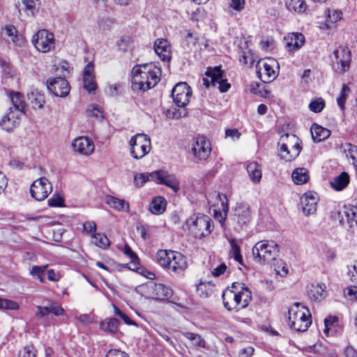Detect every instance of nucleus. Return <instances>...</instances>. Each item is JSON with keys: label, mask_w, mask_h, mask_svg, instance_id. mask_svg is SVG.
I'll list each match as a JSON object with an SVG mask.
<instances>
[{"label": "nucleus", "mask_w": 357, "mask_h": 357, "mask_svg": "<svg viewBox=\"0 0 357 357\" xmlns=\"http://www.w3.org/2000/svg\"><path fill=\"white\" fill-rule=\"evenodd\" d=\"M8 97L13 105V109L20 111L24 114L26 105L23 95L20 92L10 91Z\"/></svg>", "instance_id": "nucleus-29"}, {"label": "nucleus", "mask_w": 357, "mask_h": 357, "mask_svg": "<svg viewBox=\"0 0 357 357\" xmlns=\"http://www.w3.org/2000/svg\"><path fill=\"white\" fill-rule=\"evenodd\" d=\"M105 202L107 205L116 211H124L126 212L129 211L130 204L124 199H119L114 196L108 195L106 196Z\"/></svg>", "instance_id": "nucleus-24"}, {"label": "nucleus", "mask_w": 357, "mask_h": 357, "mask_svg": "<svg viewBox=\"0 0 357 357\" xmlns=\"http://www.w3.org/2000/svg\"><path fill=\"white\" fill-rule=\"evenodd\" d=\"M47 86L50 92L58 97H66L70 92V85L63 77H50L47 80Z\"/></svg>", "instance_id": "nucleus-14"}, {"label": "nucleus", "mask_w": 357, "mask_h": 357, "mask_svg": "<svg viewBox=\"0 0 357 357\" xmlns=\"http://www.w3.org/2000/svg\"><path fill=\"white\" fill-rule=\"evenodd\" d=\"M69 66L68 62L66 61H61L59 63L58 67L56 68V71H59L61 77H64L67 74L69 73Z\"/></svg>", "instance_id": "nucleus-59"}, {"label": "nucleus", "mask_w": 357, "mask_h": 357, "mask_svg": "<svg viewBox=\"0 0 357 357\" xmlns=\"http://www.w3.org/2000/svg\"><path fill=\"white\" fill-rule=\"evenodd\" d=\"M245 0H231L229 4V9L231 14L235 13H239L243 10L245 7Z\"/></svg>", "instance_id": "nucleus-52"}, {"label": "nucleus", "mask_w": 357, "mask_h": 357, "mask_svg": "<svg viewBox=\"0 0 357 357\" xmlns=\"http://www.w3.org/2000/svg\"><path fill=\"white\" fill-rule=\"evenodd\" d=\"M20 308L19 304L12 300L0 298V310H17Z\"/></svg>", "instance_id": "nucleus-44"}, {"label": "nucleus", "mask_w": 357, "mask_h": 357, "mask_svg": "<svg viewBox=\"0 0 357 357\" xmlns=\"http://www.w3.org/2000/svg\"><path fill=\"white\" fill-rule=\"evenodd\" d=\"M83 231L91 237L96 233V224L93 221H86L83 224Z\"/></svg>", "instance_id": "nucleus-53"}, {"label": "nucleus", "mask_w": 357, "mask_h": 357, "mask_svg": "<svg viewBox=\"0 0 357 357\" xmlns=\"http://www.w3.org/2000/svg\"><path fill=\"white\" fill-rule=\"evenodd\" d=\"M82 80L84 88L90 93H94L97 88L94 75V64L89 62L83 70Z\"/></svg>", "instance_id": "nucleus-20"}, {"label": "nucleus", "mask_w": 357, "mask_h": 357, "mask_svg": "<svg viewBox=\"0 0 357 357\" xmlns=\"http://www.w3.org/2000/svg\"><path fill=\"white\" fill-rule=\"evenodd\" d=\"M52 191L51 183L45 177L34 181L30 187V193L37 201L45 199Z\"/></svg>", "instance_id": "nucleus-11"}, {"label": "nucleus", "mask_w": 357, "mask_h": 357, "mask_svg": "<svg viewBox=\"0 0 357 357\" xmlns=\"http://www.w3.org/2000/svg\"><path fill=\"white\" fill-rule=\"evenodd\" d=\"M71 146L75 153L84 156L91 155L95 149L93 141L86 136H79L74 139Z\"/></svg>", "instance_id": "nucleus-17"}, {"label": "nucleus", "mask_w": 357, "mask_h": 357, "mask_svg": "<svg viewBox=\"0 0 357 357\" xmlns=\"http://www.w3.org/2000/svg\"><path fill=\"white\" fill-rule=\"evenodd\" d=\"M348 274L351 280L357 283V260L354 262Z\"/></svg>", "instance_id": "nucleus-64"}, {"label": "nucleus", "mask_w": 357, "mask_h": 357, "mask_svg": "<svg viewBox=\"0 0 357 357\" xmlns=\"http://www.w3.org/2000/svg\"><path fill=\"white\" fill-rule=\"evenodd\" d=\"M185 227L189 233L197 238L208 236L213 228L211 218L201 214H194L189 217L185 222Z\"/></svg>", "instance_id": "nucleus-5"}, {"label": "nucleus", "mask_w": 357, "mask_h": 357, "mask_svg": "<svg viewBox=\"0 0 357 357\" xmlns=\"http://www.w3.org/2000/svg\"><path fill=\"white\" fill-rule=\"evenodd\" d=\"M252 251L257 262L268 263L275 259L278 245L273 241H259L255 243Z\"/></svg>", "instance_id": "nucleus-7"}, {"label": "nucleus", "mask_w": 357, "mask_h": 357, "mask_svg": "<svg viewBox=\"0 0 357 357\" xmlns=\"http://www.w3.org/2000/svg\"><path fill=\"white\" fill-rule=\"evenodd\" d=\"M31 42L38 51L47 53L54 48L55 39L52 32L41 29L33 36Z\"/></svg>", "instance_id": "nucleus-10"}, {"label": "nucleus", "mask_w": 357, "mask_h": 357, "mask_svg": "<svg viewBox=\"0 0 357 357\" xmlns=\"http://www.w3.org/2000/svg\"><path fill=\"white\" fill-rule=\"evenodd\" d=\"M153 174V172L151 173H142L136 174L134 177V182L137 187H142L148 181H153L151 176Z\"/></svg>", "instance_id": "nucleus-42"}, {"label": "nucleus", "mask_w": 357, "mask_h": 357, "mask_svg": "<svg viewBox=\"0 0 357 357\" xmlns=\"http://www.w3.org/2000/svg\"><path fill=\"white\" fill-rule=\"evenodd\" d=\"M48 265L44 266H33L29 271V274L33 277L38 278L40 275H44L45 271L47 269Z\"/></svg>", "instance_id": "nucleus-57"}, {"label": "nucleus", "mask_w": 357, "mask_h": 357, "mask_svg": "<svg viewBox=\"0 0 357 357\" xmlns=\"http://www.w3.org/2000/svg\"><path fill=\"white\" fill-rule=\"evenodd\" d=\"M22 2L26 10L33 15L36 9V0H22Z\"/></svg>", "instance_id": "nucleus-60"}, {"label": "nucleus", "mask_w": 357, "mask_h": 357, "mask_svg": "<svg viewBox=\"0 0 357 357\" xmlns=\"http://www.w3.org/2000/svg\"><path fill=\"white\" fill-rule=\"evenodd\" d=\"M288 321L289 327L298 332L305 331L312 323L308 309L299 303L289 308Z\"/></svg>", "instance_id": "nucleus-4"}, {"label": "nucleus", "mask_w": 357, "mask_h": 357, "mask_svg": "<svg viewBox=\"0 0 357 357\" xmlns=\"http://www.w3.org/2000/svg\"><path fill=\"white\" fill-rule=\"evenodd\" d=\"M350 177L348 173L343 172L335 176L333 181L330 182V185L335 191H341L348 185Z\"/></svg>", "instance_id": "nucleus-27"}, {"label": "nucleus", "mask_w": 357, "mask_h": 357, "mask_svg": "<svg viewBox=\"0 0 357 357\" xmlns=\"http://www.w3.org/2000/svg\"><path fill=\"white\" fill-rule=\"evenodd\" d=\"M205 75L211 78V85L218 86V89L221 93L227 92L231 87L227 79L223 78V72L220 66L208 68Z\"/></svg>", "instance_id": "nucleus-16"}, {"label": "nucleus", "mask_w": 357, "mask_h": 357, "mask_svg": "<svg viewBox=\"0 0 357 357\" xmlns=\"http://www.w3.org/2000/svg\"><path fill=\"white\" fill-rule=\"evenodd\" d=\"M230 246H231V254L232 255L234 259L238 261V263H242V256L241 255L240 247L236 243L235 239H229V240Z\"/></svg>", "instance_id": "nucleus-45"}, {"label": "nucleus", "mask_w": 357, "mask_h": 357, "mask_svg": "<svg viewBox=\"0 0 357 357\" xmlns=\"http://www.w3.org/2000/svg\"><path fill=\"white\" fill-rule=\"evenodd\" d=\"M116 248L122 252L125 255L128 257L132 262L138 260V257L136 254L132 250L128 244L117 245Z\"/></svg>", "instance_id": "nucleus-48"}, {"label": "nucleus", "mask_w": 357, "mask_h": 357, "mask_svg": "<svg viewBox=\"0 0 357 357\" xmlns=\"http://www.w3.org/2000/svg\"><path fill=\"white\" fill-rule=\"evenodd\" d=\"M166 200L162 197H156L153 198L149 204V210L154 215H160L166 208Z\"/></svg>", "instance_id": "nucleus-31"}, {"label": "nucleus", "mask_w": 357, "mask_h": 357, "mask_svg": "<svg viewBox=\"0 0 357 357\" xmlns=\"http://www.w3.org/2000/svg\"><path fill=\"white\" fill-rule=\"evenodd\" d=\"M119 324V321L118 319L110 318L101 321L100 326L103 331L114 334L118 331Z\"/></svg>", "instance_id": "nucleus-36"}, {"label": "nucleus", "mask_w": 357, "mask_h": 357, "mask_svg": "<svg viewBox=\"0 0 357 357\" xmlns=\"http://www.w3.org/2000/svg\"><path fill=\"white\" fill-rule=\"evenodd\" d=\"M325 107V102L321 98L312 100L309 104V109L315 113L321 112Z\"/></svg>", "instance_id": "nucleus-50"}, {"label": "nucleus", "mask_w": 357, "mask_h": 357, "mask_svg": "<svg viewBox=\"0 0 357 357\" xmlns=\"http://www.w3.org/2000/svg\"><path fill=\"white\" fill-rule=\"evenodd\" d=\"M153 182L157 184H162L171 188L174 192L176 193L180 190V182L174 174H169L165 170H158L153 172L151 176Z\"/></svg>", "instance_id": "nucleus-12"}, {"label": "nucleus", "mask_w": 357, "mask_h": 357, "mask_svg": "<svg viewBox=\"0 0 357 357\" xmlns=\"http://www.w3.org/2000/svg\"><path fill=\"white\" fill-rule=\"evenodd\" d=\"M349 91H350L349 88L346 84H343L341 91H340V96L337 98V103L338 106L340 107L341 110H342V111L345 108L344 103H345V101L347 98V95Z\"/></svg>", "instance_id": "nucleus-47"}, {"label": "nucleus", "mask_w": 357, "mask_h": 357, "mask_svg": "<svg viewBox=\"0 0 357 357\" xmlns=\"http://www.w3.org/2000/svg\"><path fill=\"white\" fill-rule=\"evenodd\" d=\"M246 169L250 181L255 184L259 183L262 176L261 165L257 162H251L247 165Z\"/></svg>", "instance_id": "nucleus-26"}, {"label": "nucleus", "mask_w": 357, "mask_h": 357, "mask_svg": "<svg viewBox=\"0 0 357 357\" xmlns=\"http://www.w3.org/2000/svg\"><path fill=\"white\" fill-rule=\"evenodd\" d=\"M160 76V68L155 63L137 65L132 70V89L147 91L159 82Z\"/></svg>", "instance_id": "nucleus-1"}, {"label": "nucleus", "mask_w": 357, "mask_h": 357, "mask_svg": "<svg viewBox=\"0 0 357 357\" xmlns=\"http://www.w3.org/2000/svg\"><path fill=\"white\" fill-rule=\"evenodd\" d=\"M191 151L197 159L206 160L211 152L209 140L204 136L197 137L192 145Z\"/></svg>", "instance_id": "nucleus-15"}, {"label": "nucleus", "mask_w": 357, "mask_h": 357, "mask_svg": "<svg viewBox=\"0 0 357 357\" xmlns=\"http://www.w3.org/2000/svg\"><path fill=\"white\" fill-rule=\"evenodd\" d=\"M292 181L296 185H302L309 181L310 176L307 169L301 167L294 170L291 174Z\"/></svg>", "instance_id": "nucleus-33"}, {"label": "nucleus", "mask_w": 357, "mask_h": 357, "mask_svg": "<svg viewBox=\"0 0 357 357\" xmlns=\"http://www.w3.org/2000/svg\"><path fill=\"white\" fill-rule=\"evenodd\" d=\"M19 357H36V350L31 345L24 347L19 352Z\"/></svg>", "instance_id": "nucleus-56"}, {"label": "nucleus", "mask_w": 357, "mask_h": 357, "mask_svg": "<svg viewBox=\"0 0 357 357\" xmlns=\"http://www.w3.org/2000/svg\"><path fill=\"white\" fill-rule=\"evenodd\" d=\"M22 114L21 112L10 107L0 121V126L7 132L13 131L20 124Z\"/></svg>", "instance_id": "nucleus-18"}, {"label": "nucleus", "mask_w": 357, "mask_h": 357, "mask_svg": "<svg viewBox=\"0 0 357 357\" xmlns=\"http://www.w3.org/2000/svg\"><path fill=\"white\" fill-rule=\"evenodd\" d=\"M86 112L89 116H93L97 119H103V112L97 105H89L86 109Z\"/></svg>", "instance_id": "nucleus-51"}, {"label": "nucleus", "mask_w": 357, "mask_h": 357, "mask_svg": "<svg viewBox=\"0 0 357 357\" xmlns=\"http://www.w3.org/2000/svg\"><path fill=\"white\" fill-rule=\"evenodd\" d=\"M259 78L264 82H271L275 79L279 74V63L273 58H266L257 65Z\"/></svg>", "instance_id": "nucleus-9"}, {"label": "nucleus", "mask_w": 357, "mask_h": 357, "mask_svg": "<svg viewBox=\"0 0 357 357\" xmlns=\"http://www.w3.org/2000/svg\"><path fill=\"white\" fill-rule=\"evenodd\" d=\"M342 12L337 10H328L327 15L328 22L335 23L342 18Z\"/></svg>", "instance_id": "nucleus-55"}, {"label": "nucleus", "mask_w": 357, "mask_h": 357, "mask_svg": "<svg viewBox=\"0 0 357 357\" xmlns=\"http://www.w3.org/2000/svg\"><path fill=\"white\" fill-rule=\"evenodd\" d=\"M91 243L96 246L105 249L110 245V241L107 236L102 233H96L91 237Z\"/></svg>", "instance_id": "nucleus-37"}, {"label": "nucleus", "mask_w": 357, "mask_h": 357, "mask_svg": "<svg viewBox=\"0 0 357 357\" xmlns=\"http://www.w3.org/2000/svg\"><path fill=\"white\" fill-rule=\"evenodd\" d=\"M336 321L337 319L335 317H328L324 319L325 328L324 329V332L326 335H328L329 330Z\"/></svg>", "instance_id": "nucleus-62"}, {"label": "nucleus", "mask_w": 357, "mask_h": 357, "mask_svg": "<svg viewBox=\"0 0 357 357\" xmlns=\"http://www.w3.org/2000/svg\"><path fill=\"white\" fill-rule=\"evenodd\" d=\"M326 285L324 284H312L309 294L315 300H319L322 298L324 293L326 291Z\"/></svg>", "instance_id": "nucleus-40"}, {"label": "nucleus", "mask_w": 357, "mask_h": 357, "mask_svg": "<svg viewBox=\"0 0 357 357\" xmlns=\"http://www.w3.org/2000/svg\"><path fill=\"white\" fill-rule=\"evenodd\" d=\"M183 335L191 341L194 346L201 348L206 347V342L200 335L191 332H183Z\"/></svg>", "instance_id": "nucleus-39"}, {"label": "nucleus", "mask_w": 357, "mask_h": 357, "mask_svg": "<svg viewBox=\"0 0 357 357\" xmlns=\"http://www.w3.org/2000/svg\"><path fill=\"white\" fill-rule=\"evenodd\" d=\"M49 310L50 313H52L56 316H59L64 314L63 308L56 303H52L49 307Z\"/></svg>", "instance_id": "nucleus-61"}, {"label": "nucleus", "mask_w": 357, "mask_h": 357, "mask_svg": "<svg viewBox=\"0 0 357 357\" xmlns=\"http://www.w3.org/2000/svg\"><path fill=\"white\" fill-rule=\"evenodd\" d=\"M344 215L349 227L354 231H357V206L346 208Z\"/></svg>", "instance_id": "nucleus-35"}, {"label": "nucleus", "mask_w": 357, "mask_h": 357, "mask_svg": "<svg viewBox=\"0 0 357 357\" xmlns=\"http://www.w3.org/2000/svg\"><path fill=\"white\" fill-rule=\"evenodd\" d=\"M154 50L163 61H169L172 59V45L165 38H158L154 43Z\"/></svg>", "instance_id": "nucleus-22"}, {"label": "nucleus", "mask_w": 357, "mask_h": 357, "mask_svg": "<svg viewBox=\"0 0 357 357\" xmlns=\"http://www.w3.org/2000/svg\"><path fill=\"white\" fill-rule=\"evenodd\" d=\"M278 146H282L283 149H287V147L291 149L301 148L299 139L295 135L288 133L280 137Z\"/></svg>", "instance_id": "nucleus-25"}, {"label": "nucleus", "mask_w": 357, "mask_h": 357, "mask_svg": "<svg viewBox=\"0 0 357 357\" xmlns=\"http://www.w3.org/2000/svg\"><path fill=\"white\" fill-rule=\"evenodd\" d=\"M63 198L58 193H55L48 199V205L53 207H60L63 206Z\"/></svg>", "instance_id": "nucleus-54"}, {"label": "nucleus", "mask_w": 357, "mask_h": 357, "mask_svg": "<svg viewBox=\"0 0 357 357\" xmlns=\"http://www.w3.org/2000/svg\"><path fill=\"white\" fill-rule=\"evenodd\" d=\"M235 215L237 216L238 222L241 225H245L250 220V209L245 205H238L236 208Z\"/></svg>", "instance_id": "nucleus-34"}, {"label": "nucleus", "mask_w": 357, "mask_h": 357, "mask_svg": "<svg viewBox=\"0 0 357 357\" xmlns=\"http://www.w3.org/2000/svg\"><path fill=\"white\" fill-rule=\"evenodd\" d=\"M278 146V154L281 159L290 162L294 160L301 153V148L291 149L287 147V149H282V146Z\"/></svg>", "instance_id": "nucleus-30"}, {"label": "nucleus", "mask_w": 357, "mask_h": 357, "mask_svg": "<svg viewBox=\"0 0 357 357\" xmlns=\"http://www.w3.org/2000/svg\"><path fill=\"white\" fill-rule=\"evenodd\" d=\"M252 296L250 290L242 283H233L222 294L224 306L229 311H238L248 305Z\"/></svg>", "instance_id": "nucleus-2"}, {"label": "nucleus", "mask_w": 357, "mask_h": 357, "mask_svg": "<svg viewBox=\"0 0 357 357\" xmlns=\"http://www.w3.org/2000/svg\"><path fill=\"white\" fill-rule=\"evenodd\" d=\"M286 48L289 52L298 50L305 43V37L301 33H291L284 38Z\"/></svg>", "instance_id": "nucleus-23"}, {"label": "nucleus", "mask_w": 357, "mask_h": 357, "mask_svg": "<svg viewBox=\"0 0 357 357\" xmlns=\"http://www.w3.org/2000/svg\"><path fill=\"white\" fill-rule=\"evenodd\" d=\"M335 62L336 70L339 73L345 72L350 64V52L347 47H340L333 52Z\"/></svg>", "instance_id": "nucleus-21"}, {"label": "nucleus", "mask_w": 357, "mask_h": 357, "mask_svg": "<svg viewBox=\"0 0 357 357\" xmlns=\"http://www.w3.org/2000/svg\"><path fill=\"white\" fill-rule=\"evenodd\" d=\"M275 270L276 274L280 275L281 277H284L288 273V268L287 264L282 261H280L277 263Z\"/></svg>", "instance_id": "nucleus-58"}, {"label": "nucleus", "mask_w": 357, "mask_h": 357, "mask_svg": "<svg viewBox=\"0 0 357 357\" xmlns=\"http://www.w3.org/2000/svg\"><path fill=\"white\" fill-rule=\"evenodd\" d=\"M156 258L162 267L174 273H179L188 267L185 257L178 252L160 250L157 252Z\"/></svg>", "instance_id": "nucleus-3"}, {"label": "nucleus", "mask_w": 357, "mask_h": 357, "mask_svg": "<svg viewBox=\"0 0 357 357\" xmlns=\"http://www.w3.org/2000/svg\"><path fill=\"white\" fill-rule=\"evenodd\" d=\"M1 78L3 81L13 77L15 75V70L8 63L5 61H0Z\"/></svg>", "instance_id": "nucleus-41"}, {"label": "nucleus", "mask_w": 357, "mask_h": 357, "mask_svg": "<svg viewBox=\"0 0 357 357\" xmlns=\"http://www.w3.org/2000/svg\"><path fill=\"white\" fill-rule=\"evenodd\" d=\"M130 153L135 159H141L147 155L151 148L150 137L144 134L138 133L130 140Z\"/></svg>", "instance_id": "nucleus-8"}, {"label": "nucleus", "mask_w": 357, "mask_h": 357, "mask_svg": "<svg viewBox=\"0 0 357 357\" xmlns=\"http://www.w3.org/2000/svg\"><path fill=\"white\" fill-rule=\"evenodd\" d=\"M239 61L243 64L248 65L250 66H252L255 62L253 53L250 50L241 52L239 56Z\"/></svg>", "instance_id": "nucleus-46"}, {"label": "nucleus", "mask_w": 357, "mask_h": 357, "mask_svg": "<svg viewBox=\"0 0 357 357\" xmlns=\"http://www.w3.org/2000/svg\"><path fill=\"white\" fill-rule=\"evenodd\" d=\"M6 34L10 38L11 42L17 46H22L25 40L22 36L18 34L15 27L13 25H6L5 29Z\"/></svg>", "instance_id": "nucleus-32"}, {"label": "nucleus", "mask_w": 357, "mask_h": 357, "mask_svg": "<svg viewBox=\"0 0 357 357\" xmlns=\"http://www.w3.org/2000/svg\"><path fill=\"white\" fill-rule=\"evenodd\" d=\"M286 6L289 11L298 13H303L306 9V5L303 0H287Z\"/></svg>", "instance_id": "nucleus-38"}, {"label": "nucleus", "mask_w": 357, "mask_h": 357, "mask_svg": "<svg viewBox=\"0 0 357 357\" xmlns=\"http://www.w3.org/2000/svg\"><path fill=\"white\" fill-rule=\"evenodd\" d=\"M136 290L141 296L149 299L167 300L173 294L170 287L162 284H156L153 281L138 286Z\"/></svg>", "instance_id": "nucleus-6"}, {"label": "nucleus", "mask_w": 357, "mask_h": 357, "mask_svg": "<svg viewBox=\"0 0 357 357\" xmlns=\"http://www.w3.org/2000/svg\"><path fill=\"white\" fill-rule=\"evenodd\" d=\"M311 135L314 142H320L326 139L330 136L331 131L315 124L311 128Z\"/></svg>", "instance_id": "nucleus-28"}, {"label": "nucleus", "mask_w": 357, "mask_h": 357, "mask_svg": "<svg viewBox=\"0 0 357 357\" xmlns=\"http://www.w3.org/2000/svg\"><path fill=\"white\" fill-rule=\"evenodd\" d=\"M348 158L351 159L354 167H357V146L351 144H347L344 147Z\"/></svg>", "instance_id": "nucleus-43"}, {"label": "nucleus", "mask_w": 357, "mask_h": 357, "mask_svg": "<svg viewBox=\"0 0 357 357\" xmlns=\"http://www.w3.org/2000/svg\"><path fill=\"white\" fill-rule=\"evenodd\" d=\"M319 197L314 192H307L301 197L303 212L306 215H313L317 211Z\"/></svg>", "instance_id": "nucleus-19"}, {"label": "nucleus", "mask_w": 357, "mask_h": 357, "mask_svg": "<svg viewBox=\"0 0 357 357\" xmlns=\"http://www.w3.org/2000/svg\"><path fill=\"white\" fill-rule=\"evenodd\" d=\"M172 95L175 104L183 107L189 103L192 91L185 82H180L173 88Z\"/></svg>", "instance_id": "nucleus-13"}, {"label": "nucleus", "mask_w": 357, "mask_h": 357, "mask_svg": "<svg viewBox=\"0 0 357 357\" xmlns=\"http://www.w3.org/2000/svg\"><path fill=\"white\" fill-rule=\"evenodd\" d=\"M118 49L123 52H127L132 46V40L129 36L121 37L116 43Z\"/></svg>", "instance_id": "nucleus-49"}, {"label": "nucleus", "mask_w": 357, "mask_h": 357, "mask_svg": "<svg viewBox=\"0 0 357 357\" xmlns=\"http://www.w3.org/2000/svg\"><path fill=\"white\" fill-rule=\"evenodd\" d=\"M106 357H129L128 354L119 349H111L107 354Z\"/></svg>", "instance_id": "nucleus-63"}]
</instances>
